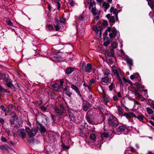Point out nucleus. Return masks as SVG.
Returning a JSON list of instances; mask_svg holds the SVG:
<instances>
[{
	"label": "nucleus",
	"mask_w": 154,
	"mask_h": 154,
	"mask_svg": "<svg viewBox=\"0 0 154 154\" xmlns=\"http://www.w3.org/2000/svg\"><path fill=\"white\" fill-rule=\"evenodd\" d=\"M88 4H90L89 9H91V12L93 14L94 16L96 15H99L100 14V11H96V3L95 1H92L91 0H90L88 2Z\"/></svg>",
	"instance_id": "f257e3e1"
},
{
	"label": "nucleus",
	"mask_w": 154,
	"mask_h": 154,
	"mask_svg": "<svg viewBox=\"0 0 154 154\" xmlns=\"http://www.w3.org/2000/svg\"><path fill=\"white\" fill-rule=\"evenodd\" d=\"M60 108L57 107H54V112L57 116H60L63 113H66V112L65 107L62 105H60Z\"/></svg>",
	"instance_id": "f03ea898"
},
{
	"label": "nucleus",
	"mask_w": 154,
	"mask_h": 154,
	"mask_svg": "<svg viewBox=\"0 0 154 154\" xmlns=\"http://www.w3.org/2000/svg\"><path fill=\"white\" fill-rule=\"evenodd\" d=\"M108 123L111 127H115L118 124L117 119L114 116H110L108 120Z\"/></svg>",
	"instance_id": "7ed1b4c3"
},
{
	"label": "nucleus",
	"mask_w": 154,
	"mask_h": 154,
	"mask_svg": "<svg viewBox=\"0 0 154 154\" xmlns=\"http://www.w3.org/2000/svg\"><path fill=\"white\" fill-rule=\"evenodd\" d=\"M26 131L30 137L35 136L37 132V130L35 128L31 130L28 127L26 128Z\"/></svg>",
	"instance_id": "20e7f679"
},
{
	"label": "nucleus",
	"mask_w": 154,
	"mask_h": 154,
	"mask_svg": "<svg viewBox=\"0 0 154 154\" xmlns=\"http://www.w3.org/2000/svg\"><path fill=\"white\" fill-rule=\"evenodd\" d=\"M18 135L20 136L23 139L25 138L26 136V134L24 130L23 129H19L17 132Z\"/></svg>",
	"instance_id": "39448f33"
},
{
	"label": "nucleus",
	"mask_w": 154,
	"mask_h": 154,
	"mask_svg": "<svg viewBox=\"0 0 154 154\" xmlns=\"http://www.w3.org/2000/svg\"><path fill=\"white\" fill-rule=\"evenodd\" d=\"M117 33V31L116 30V29H112V33L109 34V37L111 38H115L116 35Z\"/></svg>",
	"instance_id": "423d86ee"
},
{
	"label": "nucleus",
	"mask_w": 154,
	"mask_h": 154,
	"mask_svg": "<svg viewBox=\"0 0 154 154\" xmlns=\"http://www.w3.org/2000/svg\"><path fill=\"white\" fill-rule=\"evenodd\" d=\"M69 88H70L69 86H66L64 90L65 93L69 97H70L72 94V93L70 91Z\"/></svg>",
	"instance_id": "0eeeda50"
},
{
	"label": "nucleus",
	"mask_w": 154,
	"mask_h": 154,
	"mask_svg": "<svg viewBox=\"0 0 154 154\" xmlns=\"http://www.w3.org/2000/svg\"><path fill=\"white\" fill-rule=\"evenodd\" d=\"M126 128V127L124 125L120 126L116 130L117 133H121L123 132Z\"/></svg>",
	"instance_id": "6e6552de"
},
{
	"label": "nucleus",
	"mask_w": 154,
	"mask_h": 154,
	"mask_svg": "<svg viewBox=\"0 0 154 154\" xmlns=\"http://www.w3.org/2000/svg\"><path fill=\"white\" fill-rule=\"evenodd\" d=\"M71 88L72 89L74 90L77 94L79 95L80 94V91L79 88L76 86L75 85L73 84H71Z\"/></svg>",
	"instance_id": "1a4fd4ad"
},
{
	"label": "nucleus",
	"mask_w": 154,
	"mask_h": 154,
	"mask_svg": "<svg viewBox=\"0 0 154 154\" xmlns=\"http://www.w3.org/2000/svg\"><path fill=\"white\" fill-rule=\"evenodd\" d=\"M17 119V118L16 116H11L10 119V122L11 124H14L15 122Z\"/></svg>",
	"instance_id": "9d476101"
},
{
	"label": "nucleus",
	"mask_w": 154,
	"mask_h": 154,
	"mask_svg": "<svg viewBox=\"0 0 154 154\" xmlns=\"http://www.w3.org/2000/svg\"><path fill=\"white\" fill-rule=\"evenodd\" d=\"M124 115L128 118H131L132 116L136 117V116L131 112L125 113Z\"/></svg>",
	"instance_id": "9b49d317"
},
{
	"label": "nucleus",
	"mask_w": 154,
	"mask_h": 154,
	"mask_svg": "<svg viewBox=\"0 0 154 154\" xmlns=\"http://www.w3.org/2000/svg\"><path fill=\"white\" fill-rule=\"evenodd\" d=\"M52 88L54 90L57 91L59 89V86L57 83H55L52 85Z\"/></svg>",
	"instance_id": "f8f14e48"
},
{
	"label": "nucleus",
	"mask_w": 154,
	"mask_h": 154,
	"mask_svg": "<svg viewBox=\"0 0 154 154\" xmlns=\"http://www.w3.org/2000/svg\"><path fill=\"white\" fill-rule=\"evenodd\" d=\"M103 5L104 7V11L105 12H106L107 9H108L110 7V5L107 3L104 2Z\"/></svg>",
	"instance_id": "ddd939ff"
},
{
	"label": "nucleus",
	"mask_w": 154,
	"mask_h": 154,
	"mask_svg": "<svg viewBox=\"0 0 154 154\" xmlns=\"http://www.w3.org/2000/svg\"><path fill=\"white\" fill-rule=\"evenodd\" d=\"M82 67H91L92 65L91 64L88 63L86 66V63L84 61L82 62Z\"/></svg>",
	"instance_id": "4468645a"
},
{
	"label": "nucleus",
	"mask_w": 154,
	"mask_h": 154,
	"mask_svg": "<svg viewBox=\"0 0 154 154\" xmlns=\"http://www.w3.org/2000/svg\"><path fill=\"white\" fill-rule=\"evenodd\" d=\"M146 109L149 115L152 114L153 113V110L150 107H147Z\"/></svg>",
	"instance_id": "2eb2a0df"
},
{
	"label": "nucleus",
	"mask_w": 154,
	"mask_h": 154,
	"mask_svg": "<svg viewBox=\"0 0 154 154\" xmlns=\"http://www.w3.org/2000/svg\"><path fill=\"white\" fill-rule=\"evenodd\" d=\"M40 131L42 134L44 135V132L46 131V129L45 127L43 126H40Z\"/></svg>",
	"instance_id": "dca6fc26"
},
{
	"label": "nucleus",
	"mask_w": 154,
	"mask_h": 154,
	"mask_svg": "<svg viewBox=\"0 0 154 154\" xmlns=\"http://www.w3.org/2000/svg\"><path fill=\"white\" fill-rule=\"evenodd\" d=\"M147 1L148 2V5L151 8H152L153 7V5L152 0H147Z\"/></svg>",
	"instance_id": "f3484780"
},
{
	"label": "nucleus",
	"mask_w": 154,
	"mask_h": 154,
	"mask_svg": "<svg viewBox=\"0 0 154 154\" xmlns=\"http://www.w3.org/2000/svg\"><path fill=\"white\" fill-rule=\"evenodd\" d=\"M120 51H121V53H120L121 57H122V58H123L125 59L127 58V56L125 55V53L124 51L122 50H121Z\"/></svg>",
	"instance_id": "a211bd4d"
},
{
	"label": "nucleus",
	"mask_w": 154,
	"mask_h": 154,
	"mask_svg": "<svg viewBox=\"0 0 154 154\" xmlns=\"http://www.w3.org/2000/svg\"><path fill=\"white\" fill-rule=\"evenodd\" d=\"M73 71V68H68L66 70V73L67 74H70Z\"/></svg>",
	"instance_id": "6ab92c4d"
},
{
	"label": "nucleus",
	"mask_w": 154,
	"mask_h": 154,
	"mask_svg": "<svg viewBox=\"0 0 154 154\" xmlns=\"http://www.w3.org/2000/svg\"><path fill=\"white\" fill-rule=\"evenodd\" d=\"M2 110L5 112V116H7V113H8L9 112V110H8L7 109L4 107L3 105H2L1 106Z\"/></svg>",
	"instance_id": "aec40b11"
},
{
	"label": "nucleus",
	"mask_w": 154,
	"mask_h": 154,
	"mask_svg": "<svg viewBox=\"0 0 154 154\" xmlns=\"http://www.w3.org/2000/svg\"><path fill=\"white\" fill-rule=\"evenodd\" d=\"M109 81V78L108 77H105L103 78L102 79L101 81L105 83H107Z\"/></svg>",
	"instance_id": "412c9836"
},
{
	"label": "nucleus",
	"mask_w": 154,
	"mask_h": 154,
	"mask_svg": "<svg viewBox=\"0 0 154 154\" xmlns=\"http://www.w3.org/2000/svg\"><path fill=\"white\" fill-rule=\"evenodd\" d=\"M107 38L108 39L105 42H104L103 43V45L105 46H107L109 45L110 42V40L109 39V38L108 37H107Z\"/></svg>",
	"instance_id": "4be33fe9"
},
{
	"label": "nucleus",
	"mask_w": 154,
	"mask_h": 154,
	"mask_svg": "<svg viewBox=\"0 0 154 154\" xmlns=\"http://www.w3.org/2000/svg\"><path fill=\"white\" fill-rule=\"evenodd\" d=\"M89 108V105L88 103H85L83 106V109L85 111H87Z\"/></svg>",
	"instance_id": "5701e85b"
},
{
	"label": "nucleus",
	"mask_w": 154,
	"mask_h": 154,
	"mask_svg": "<svg viewBox=\"0 0 154 154\" xmlns=\"http://www.w3.org/2000/svg\"><path fill=\"white\" fill-rule=\"evenodd\" d=\"M6 22L9 26H13V23L10 20H6Z\"/></svg>",
	"instance_id": "b1692460"
},
{
	"label": "nucleus",
	"mask_w": 154,
	"mask_h": 154,
	"mask_svg": "<svg viewBox=\"0 0 154 154\" xmlns=\"http://www.w3.org/2000/svg\"><path fill=\"white\" fill-rule=\"evenodd\" d=\"M96 26L94 25L93 26L92 29L93 30L95 31L97 33H99V29Z\"/></svg>",
	"instance_id": "393cba45"
},
{
	"label": "nucleus",
	"mask_w": 154,
	"mask_h": 154,
	"mask_svg": "<svg viewBox=\"0 0 154 154\" xmlns=\"http://www.w3.org/2000/svg\"><path fill=\"white\" fill-rule=\"evenodd\" d=\"M96 135L94 134H91L90 136V138L92 140L94 141L96 139Z\"/></svg>",
	"instance_id": "a878e982"
},
{
	"label": "nucleus",
	"mask_w": 154,
	"mask_h": 154,
	"mask_svg": "<svg viewBox=\"0 0 154 154\" xmlns=\"http://www.w3.org/2000/svg\"><path fill=\"white\" fill-rule=\"evenodd\" d=\"M135 117L137 118L140 121H142L145 118V117L141 114H140L137 117L136 116Z\"/></svg>",
	"instance_id": "bb28decb"
},
{
	"label": "nucleus",
	"mask_w": 154,
	"mask_h": 154,
	"mask_svg": "<svg viewBox=\"0 0 154 154\" xmlns=\"http://www.w3.org/2000/svg\"><path fill=\"white\" fill-rule=\"evenodd\" d=\"M109 20V22L110 23H115V18L113 16H111Z\"/></svg>",
	"instance_id": "cd10ccee"
},
{
	"label": "nucleus",
	"mask_w": 154,
	"mask_h": 154,
	"mask_svg": "<svg viewBox=\"0 0 154 154\" xmlns=\"http://www.w3.org/2000/svg\"><path fill=\"white\" fill-rule=\"evenodd\" d=\"M60 23L57 24L56 25H54V27L56 31H58L60 29L61 26H59Z\"/></svg>",
	"instance_id": "c85d7f7f"
},
{
	"label": "nucleus",
	"mask_w": 154,
	"mask_h": 154,
	"mask_svg": "<svg viewBox=\"0 0 154 154\" xmlns=\"http://www.w3.org/2000/svg\"><path fill=\"white\" fill-rule=\"evenodd\" d=\"M54 59L55 62H59L62 59V57H54Z\"/></svg>",
	"instance_id": "c756f323"
},
{
	"label": "nucleus",
	"mask_w": 154,
	"mask_h": 154,
	"mask_svg": "<svg viewBox=\"0 0 154 154\" xmlns=\"http://www.w3.org/2000/svg\"><path fill=\"white\" fill-rule=\"evenodd\" d=\"M100 26L99 25L98 26V29H99V36L100 37H101V32L102 30L103 29V28L102 26H101V27H100Z\"/></svg>",
	"instance_id": "7c9ffc66"
},
{
	"label": "nucleus",
	"mask_w": 154,
	"mask_h": 154,
	"mask_svg": "<svg viewBox=\"0 0 154 154\" xmlns=\"http://www.w3.org/2000/svg\"><path fill=\"white\" fill-rule=\"evenodd\" d=\"M102 137H107L109 136V134L107 133H102L101 134Z\"/></svg>",
	"instance_id": "2f4dec72"
},
{
	"label": "nucleus",
	"mask_w": 154,
	"mask_h": 154,
	"mask_svg": "<svg viewBox=\"0 0 154 154\" xmlns=\"http://www.w3.org/2000/svg\"><path fill=\"white\" fill-rule=\"evenodd\" d=\"M127 63L129 66L131 67L132 65V61L131 60H128L127 61Z\"/></svg>",
	"instance_id": "473e14b6"
},
{
	"label": "nucleus",
	"mask_w": 154,
	"mask_h": 154,
	"mask_svg": "<svg viewBox=\"0 0 154 154\" xmlns=\"http://www.w3.org/2000/svg\"><path fill=\"white\" fill-rule=\"evenodd\" d=\"M112 47L113 48H116L118 47V45L116 42H114L112 44Z\"/></svg>",
	"instance_id": "72a5a7b5"
},
{
	"label": "nucleus",
	"mask_w": 154,
	"mask_h": 154,
	"mask_svg": "<svg viewBox=\"0 0 154 154\" xmlns=\"http://www.w3.org/2000/svg\"><path fill=\"white\" fill-rule=\"evenodd\" d=\"M46 27L49 30H52L53 29V26L52 25L47 24L46 26Z\"/></svg>",
	"instance_id": "f704fd0d"
},
{
	"label": "nucleus",
	"mask_w": 154,
	"mask_h": 154,
	"mask_svg": "<svg viewBox=\"0 0 154 154\" xmlns=\"http://www.w3.org/2000/svg\"><path fill=\"white\" fill-rule=\"evenodd\" d=\"M106 55L109 57H113L114 55V53H112L108 51L106 52Z\"/></svg>",
	"instance_id": "c9c22d12"
},
{
	"label": "nucleus",
	"mask_w": 154,
	"mask_h": 154,
	"mask_svg": "<svg viewBox=\"0 0 154 154\" xmlns=\"http://www.w3.org/2000/svg\"><path fill=\"white\" fill-rule=\"evenodd\" d=\"M108 24L107 21L106 20H104L103 21L102 24H101V26L103 25L104 27H106L107 26Z\"/></svg>",
	"instance_id": "e433bc0d"
},
{
	"label": "nucleus",
	"mask_w": 154,
	"mask_h": 154,
	"mask_svg": "<svg viewBox=\"0 0 154 154\" xmlns=\"http://www.w3.org/2000/svg\"><path fill=\"white\" fill-rule=\"evenodd\" d=\"M66 21V19L64 18H61L60 19V22L61 23H64Z\"/></svg>",
	"instance_id": "4c0bfd02"
},
{
	"label": "nucleus",
	"mask_w": 154,
	"mask_h": 154,
	"mask_svg": "<svg viewBox=\"0 0 154 154\" xmlns=\"http://www.w3.org/2000/svg\"><path fill=\"white\" fill-rule=\"evenodd\" d=\"M6 76V74H5L3 73H1L0 76V79H3Z\"/></svg>",
	"instance_id": "58836bf2"
},
{
	"label": "nucleus",
	"mask_w": 154,
	"mask_h": 154,
	"mask_svg": "<svg viewBox=\"0 0 154 154\" xmlns=\"http://www.w3.org/2000/svg\"><path fill=\"white\" fill-rule=\"evenodd\" d=\"M7 146L6 145H3L0 146V149L2 150H5L6 149Z\"/></svg>",
	"instance_id": "ea45409f"
},
{
	"label": "nucleus",
	"mask_w": 154,
	"mask_h": 154,
	"mask_svg": "<svg viewBox=\"0 0 154 154\" xmlns=\"http://www.w3.org/2000/svg\"><path fill=\"white\" fill-rule=\"evenodd\" d=\"M87 120L90 123L92 124H93V121L92 119H91L89 117H88Z\"/></svg>",
	"instance_id": "a19ab883"
},
{
	"label": "nucleus",
	"mask_w": 154,
	"mask_h": 154,
	"mask_svg": "<svg viewBox=\"0 0 154 154\" xmlns=\"http://www.w3.org/2000/svg\"><path fill=\"white\" fill-rule=\"evenodd\" d=\"M114 87V85H113V83H112L110 85L109 87V89L110 91H111L112 90L113 88Z\"/></svg>",
	"instance_id": "79ce46f5"
},
{
	"label": "nucleus",
	"mask_w": 154,
	"mask_h": 154,
	"mask_svg": "<svg viewBox=\"0 0 154 154\" xmlns=\"http://www.w3.org/2000/svg\"><path fill=\"white\" fill-rule=\"evenodd\" d=\"M109 98L106 97H104L103 98V100L104 102L107 103L109 101Z\"/></svg>",
	"instance_id": "37998d69"
},
{
	"label": "nucleus",
	"mask_w": 154,
	"mask_h": 154,
	"mask_svg": "<svg viewBox=\"0 0 154 154\" xmlns=\"http://www.w3.org/2000/svg\"><path fill=\"white\" fill-rule=\"evenodd\" d=\"M3 80L4 82H5L6 83H7L9 81L8 78V76H5Z\"/></svg>",
	"instance_id": "c03bdc74"
},
{
	"label": "nucleus",
	"mask_w": 154,
	"mask_h": 154,
	"mask_svg": "<svg viewBox=\"0 0 154 154\" xmlns=\"http://www.w3.org/2000/svg\"><path fill=\"white\" fill-rule=\"evenodd\" d=\"M84 70L86 72H89L91 69V68H83Z\"/></svg>",
	"instance_id": "a18cd8bd"
},
{
	"label": "nucleus",
	"mask_w": 154,
	"mask_h": 154,
	"mask_svg": "<svg viewBox=\"0 0 154 154\" xmlns=\"http://www.w3.org/2000/svg\"><path fill=\"white\" fill-rule=\"evenodd\" d=\"M112 70L115 74L116 75V76H118L119 75V74L117 70H116V69H113Z\"/></svg>",
	"instance_id": "49530a36"
},
{
	"label": "nucleus",
	"mask_w": 154,
	"mask_h": 154,
	"mask_svg": "<svg viewBox=\"0 0 154 154\" xmlns=\"http://www.w3.org/2000/svg\"><path fill=\"white\" fill-rule=\"evenodd\" d=\"M85 16L84 15H81L79 16V19L81 20H82L85 18Z\"/></svg>",
	"instance_id": "de8ad7c7"
},
{
	"label": "nucleus",
	"mask_w": 154,
	"mask_h": 154,
	"mask_svg": "<svg viewBox=\"0 0 154 154\" xmlns=\"http://www.w3.org/2000/svg\"><path fill=\"white\" fill-rule=\"evenodd\" d=\"M57 9L59 10L60 7V4L59 2H57Z\"/></svg>",
	"instance_id": "09e8293b"
},
{
	"label": "nucleus",
	"mask_w": 154,
	"mask_h": 154,
	"mask_svg": "<svg viewBox=\"0 0 154 154\" xmlns=\"http://www.w3.org/2000/svg\"><path fill=\"white\" fill-rule=\"evenodd\" d=\"M108 34L107 31H105V32L103 34V38H106Z\"/></svg>",
	"instance_id": "8fccbe9b"
},
{
	"label": "nucleus",
	"mask_w": 154,
	"mask_h": 154,
	"mask_svg": "<svg viewBox=\"0 0 154 154\" xmlns=\"http://www.w3.org/2000/svg\"><path fill=\"white\" fill-rule=\"evenodd\" d=\"M40 108L44 112H45L46 110V108L44 106H41Z\"/></svg>",
	"instance_id": "3c124183"
},
{
	"label": "nucleus",
	"mask_w": 154,
	"mask_h": 154,
	"mask_svg": "<svg viewBox=\"0 0 154 154\" xmlns=\"http://www.w3.org/2000/svg\"><path fill=\"white\" fill-rule=\"evenodd\" d=\"M1 140L3 142H6L7 141V140L6 138L4 137H2L1 138Z\"/></svg>",
	"instance_id": "603ef678"
},
{
	"label": "nucleus",
	"mask_w": 154,
	"mask_h": 154,
	"mask_svg": "<svg viewBox=\"0 0 154 154\" xmlns=\"http://www.w3.org/2000/svg\"><path fill=\"white\" fill-rule=\"evenodd\" d=\"M69 117L71 119L74 118L73 114L70 112H69Z\"/></svg>",
	"instance_id": "864d4df0"
},
{
	"label": "nucleus",
	"mask_w": 154,
	"mask_h": 154,
	"mask_svg": "<svg viewBox=\"0 0 154 154\" xmlns=\"http://www.w3.org/2000/svg\"><path fill=\"white\" fill-rule=\"evenodd\" d=\"M117 77L118 79V80L119 82L121 84H122V81L121 79L119 77V75L118 76H117Z\"/></svg>",
	"instance_id": "5fc2aeb1"
},
{
	"label": "nucleus",
	"mask_w": 154,
	"mask_h": 154,
	"mask_svg": "<svg viewBox=\"0 0 154 154\" xmlns=\"http://www.w3.org/2000/svg\"><path fill=\"white\" fill-rule=\"evenodd\" d=\"M129 148L131 152H135L136 151L135 149L132 147L130 146L129 147Z\"/></svg>",
	"instance_id": "6e6d98bb"
},
{
	"label": "nucleus",
	"mask_w": 154,
	"mask_h": 154,
	"mask_svg": "<svg viewBox=\"0 0 154 154\" xmlns=\"http://www.w3.org/2000/svg\"><path fill=\"white\" fill-rule=\"evenodd\" d=\"M7 85L8 87L10 88H11L13 86V85L12 83L10 82L7 83Z\"/></svg>",
	"instance_id": "4d7b16f0"
},
{
	"label": "nucleus",
	"mask_w": 154,
	"mask_h": 154,
	"mask_svg": "<svg viewBox=\"0 0 154 154\" xmlns=\"http://www.w3.org/2000/svg\"><path fill=\"white\" fill-rule=\"evenodd\" d=\"M137 86L138 88H144V87L143 86L140 84H138L137 85Z\"/></svg>",
	"instance_id": "13d9d810"
},
{
	"label": "nucleus",
	"mask_w": 154,
	"mask_h": 154,
	"mask_svg": "<svg viewBox=\"0 0 154 154\" xmlns=\"http://www.w3.org/2000/svg\"><path fill=\"white\" fill-rule=\"evenodd\" d=\"M135 96L137 97L138 98H141L142 97L141 95L139 93H138Z\"/></svg>",
	"instance_id": "bf43d9fd"
},
{
	"label": "nucleus",
	"mask_w": 154,
	"mask_h": 154,
	"mask_svg": "<svg viewBox=\"0 0 154 154\" xmlns=\"http://www.w3.org/2000/svg\"><path fill=\"white\" fill-rule=\"evenodd\" d=\"M74 2L72 0L69 3V4H70V5L72 6H73L74 5Z\"/></svg>",
	"instance_id": "052dcab7"
},
{
	"label": "nucleus",
	"mask_w": 154,
	"mask_h": 154,
	"mask_svg": "<svg viewBox=\"0 0 154 154\" xmlns=\"http://www.w3.org/2000/svg\"><path fill=\"white\" fill-rule=\"evenodd\" d=\"M133 93L135 95H136L138 93V91L136 89H135L134 91H133Z\"/></svg>",
	"instance_id": "680f3d73"
},
{
	"label": "nucleus",
	"mask_w": 154,
	"mask_h": 154,
	"mask_svg": "<svg viewBox=\"0 0 154 154\" xmlns=\"http://www.w3.org/2000/svg\"><path fill=\"white\" fill-rule=\"evenodd\" d=\"M54 20L56 22L57 24L60 23V21L58 20V19L57 17H55Z\"/></svg>",
	"instance_id": "e2e57ef3"
},
{
	"label": "nucleus",
	"mask_w": 154,
	"mask_h": 154,
	"mask_svg": "<svg viewBox=\"0 0 154 154\" xmlns=\"http://www.w3.org/2000/svg\"><path fill=\"white\" fill-rule=\"evenodd\" d=\"M118 110L121 113L123 112L122 109L121 107H119Z\"/></svg>",
	"instance_id": "0e129e2a"
},
{
	"label": "nucleus",
	"mask_w": 154,
	"mask_h": 154,
	"mask_svg": "<svg viewBox=\"0 0 154 154\" xmlns=\"http://www.w3.org/2000/svg\"><path fill=\"white\" fill-rule=\"evenodd\" d=\"M4 89L0 85V93H2Z\"/></svg>",
	"instance_id": "69168bd1"
},
{
	"label": "nucleus",
	"mask_w": 154,
	"mask_h": 154,
	"mask_svg": "<svg viewBox=\"0 0 154 154\" xmlns=\"http://www.w3.org/2000/svg\"><path fill=\"white\" fill-rule=\"evenodd\" d=\"M111 28L109 26L107 28V29H106V31H107V32L108 31L109 32H110L111 31Z\"/></svg>",
	"instance_id": "338daca9"
},
{
	"label": "nucleus",
	"mask_w": 154,
	"mask_h": 154,
	"mask_svg": "<svg viewBox=\"0 0 154 154\" xmlns=\"http://www.w3.org/2000/svg\"><path fill=\"white\" fill-rule=\"evenodd\" d=\"M114 8L113 7H111L110 9V12L112 13L114 11Z\"/></svg>",
	"instance_id": "774afa93"
}]
</instances>
